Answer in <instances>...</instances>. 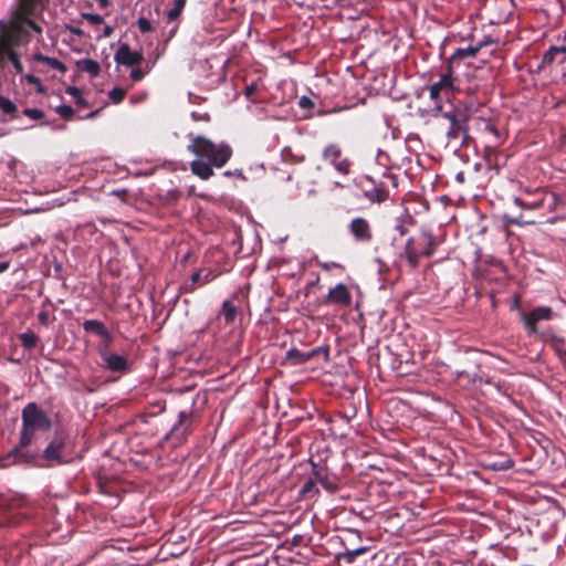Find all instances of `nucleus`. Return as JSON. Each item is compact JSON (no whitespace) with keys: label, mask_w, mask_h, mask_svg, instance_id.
Segmentation results:
<instances>
[{"label":"nucleus","mask_w":566,"mask_h":566,"mask_svg":"<svg viewBox=\"0 0 566 566\" xmlns=\"http://www.w3.org/2000/svg\"><path fill=\"white\" fill-rule=\"evenodd\" d=\"M38 1L20 0L11 18L0 21V63L8 60L19 74L23 72V65L15 49L29 42V30L42 32V28L32 19Z\"/></svg>","instance_id":"1"},{"label":"nucleus","mask_w":566,"mask_h":566,"mask_svg":"<svg viewBox=\"0 0 566 566\" xmlns=\"http://www.w3.org/2000/svg\"><path fill=\"white\" fill-rule=\"evenodd\" d=\"M22 428L20 431L18 447L10 450L0 458V469H7L14 464L29 463L33 455L28 451H22L38 439V433L46 432L52 427L49 415L35 402H29L21 412Z\"/></svg>","instance_id":"2"},{"label":"nucleus","mask_w":566,"mask_h":566,"mask_svg":"<svg viewBox=\"0 0 566 566\" xmlns=\"http://www.w3.org/2000/svg\"><path fill=\"white\" fill-rule=\"evenodd\" d=\"M190 139L187 149L197 156L190 163V170L201 180L211 178L214 175L213 168L223 167L232 156V149L226 143L214 144L203 136L192 135Z\"/></svg>","instance_id":"3"},{"label":"nucleus","mask_w":566,"mask_h":566,"mask_svg":"<svg viewBox=\"0 0 566 566\" xmlns=\"http://www.w3.org/2000/svg\"><path fill=\"white\" fill-rule=\"evenodd\" d=\"M437 244L430 232H422L418 239L409 238L405 245L403 255L412 269L419 264L421 255L430 256L433 254Z\"/></svg>","instance_id":"4"},{"label":"nucleus","mask_w":566,"mask_h":566,"mask_svg":"<svg viewBox=\"0 0 566 566\" xmlns=\"http://www.w3.org/2000/svg\"><path fill=\"white\" fill-rule=\"evenodd\" d=\"M28 504L23 495H0V526H14L20 523L24 514L19 511Z\"/></svg>","instance_id":"5"},{"label":"nucleus","mask_w":566,"mask_h":566,"mask_svg":"<svg viewBox=\"0 0 566 566\" xmlns=\"http://www.w3.org/2000/svg\"><path fill=\"white\" fill-rule=\"evenodd\" d=\"M554 315L552 307L537 306L530 312L522 313L523 326L528 335H538L542 338H547L549 332H539V324L553 319Z\"/></svg>","instance_id":"6"},{"label":"nucleus","mask_w":566,"mask_h":566,"mask_svg":"<svg viewBox=\"0 0 566 566\" xmlns=\"http://www.w3.org/2000/svg\"><path fill=\"white\" fill-rule=\"evenodd\" d=\"M197 421V413L193 410L180 411L178 421L172 426L165 439L172 440L175 446L181 444L192 432Z\"/></svg>","instance_id":"7"},{"label":"nucleus","mask_w":566,"mask_h":566,"mask_svg":"<svg viewBox=\"0 0 566 566\" xmlns=\"http://www.w3.org/2000/svg\"><path fill=\"white\" fill-rule=\"evenodd\" d=\"M66 443L67 434L64 431H57L42 453V458L48 461L50 467L69 462L65 454Z\"/></svg>","instance_id":"8"},{"label":"nucleus","mask_w":566,"mask_h":566,"mask_svg":"<svg viewBox=\"0 0 566 566\" xmlns=\"http://www.w3.org/2000/svg\"><path fill=\"white\" fill-rule=\"evenodd\" d=\"M441 115L450 124L447 137L450 140L462 137L464 142L468 138V114L464 111L451 108L450 111L442 112Z\"/></svg>","instance_id":"9"},{"label":"nucleus","mask_w":566,"mask_h":566,"mask_svg":"<svg viewBox=\"0 0 566 566\" xmlns=\"http://www.w3.org/2000/svg\"><path fill=\"white\" fill-rule=\"evenodd\" d=\"M364 197L373 203H381L389 197V192L382 186L377 185L370 177L365 176L358 181Z\"/></svg>","instance_id":"10"},{"label":"nucleus","mask_w":566,"mask_h":566,"mask_svg":"<svg viewBox=\"0 0 566 566\" xmlns=\"http://www.w3.org/2000/svg\"><path fill=\"white\" fill-rule=\"evenodd\" d=\"M323 158L343 175H348L352 163L343 157L342 148L336 144L327 145L323 150Z\"/></svg>","instance_id":"11"},{"label":"nucleus","mask_w":566,"mask_h":566,"mask_svg":"<svg viewBox=\"0 0 566 566\" xmlns=\"http://www.w3.org/2000/svg\"><path fill=\"white\" fill-rule=\"evenodd\" d=\"M348 231L358 243H370L373 241L374 234L371 224L363 217L352 219L348 226Z\"/></svg>","instance_id":"12"},{"label":"nucleus","mask_w":566,"mask_h":566,"mask_svg":"<svg viewBox=\"0 0 566 566\" xmlns=\"http://www.w3.org/2000/svg\"><path fill=\"white\" fill-rule=\"evenodd\" d=\"M321 354L324 356L325 361L328 360L329 353H328V349L325 347H317L315 349H311V350H306V352H303V350H300L296 348H292L286 353V359L292 365H302V364L308 361L310 359H312L313 357L321 355Z\"/></svg>","instance_id":"13"},{"label":"nucleus","mask_w":566,"mask_h":566,"mask_svg":"<svg viewBox=\"0 0 566 566\" xmlns=\"http://www.w3.org/2000/svg\"><path fill=\"white\" fill-rule=\"evenodd\" d=\"M30 61L40 64L33 69V71L38 73H45L49 70H56L64 74L67 71L66 66L61 61L55 57L45 56L41 53H35L30 56Z\"/></svg>","instance_id":"14"},{"label":"nucleus","mask_w":566,"mask_h":566,"mask_svg":"<svg viewBox=\"0 0 566 566\" xmlns=\"http://www.w3.org/2000/svg\"><path fill=\"white\" fill-rule=\"evenodd\" d=\"M114 59L119 65L136 66L143 62L144 55L142 52L132 51L129 45L124 43L116 51Z\"/></svg>","instance_id":"15"},{"label":"nucleus","mask_w":566,"mask_h":566,"mask_svg":"<svg viewBox=\"0 0 566 566\" xmlns=\"http://www.w3.org/2000/svg\"><path fill=\"white\" fill-rule=\"evenodd\" d=\"M105 366L112 371H124L127 368V359L124 356L108 352L107 347L99 349Z\"/></svg>","instance_id":"16"},{"label":"nucleus","mask_w":566,"mask_h":566,"mask_svg":"<svg viewBox=\"0 0 566 566\" xmlns=\"http://www.w3.org/2000/svg\"><path fill=\"white\" fill-rule=\"evenodd\" d=\"M311 474L314 478L316 484L321 483L322 486L328 492H335L337 490V484L328 476L327 470L313 461L311 462Z\"/></svg>","instance_id":"17"},{"label":"nucleus","mask_w":566,"mask_h":566,"mask_svg":"<svg viewBox=\"0 0 566 566\" xmlns=\"http://www.w3.org/2000/svg\"><path fill=\"white\" fill-rule=\"evenodd\" d=\"M452 91V76L449 71L447 74L441 75L440 80L433 83L430 87L431 99L437 101L442 94L449 95Z\"/></svg>","instance_id":"18"},{"label":"nucleus","mask_w":566,"mask_h":566,"mask_svg":"<svg viewBox=\"0 0 566 566\" xmlns=\"http://www.w3.org/2000/svg\"><path fill=\"white\" fill-rule=\"evenodd\" d=\"M565 61L566 45L552 46L544 53L539 67L549 66L552 64H563Z\"/></svg>","instance_id":"19"},{"label":"nucleus","mask_w":566,"mask_h":566,"mask_svg":"<svg viewBox=\"0 0 566 566\" xmlns=\"http://www.w3.org/2000/svg\"><path fill=\"white\" fill-rule=\"evenodd\" d=\"M83 329L86 333H93L101 337L106 344H111L113 342V336L108 332V329L104 326V324L96 319H87L83 323Z\"/></svg>","instance_id":"20"},{"label":"nucleus","mask_w":566,"mask_h":566,"mask_svg":"<svg viewBox=\"0 0 566 566\" xmlns=\"http://www.w3.org/2000/svg\"><path fill=\"white\" fill-rule=\"evenodd\" d=\"M490 42H491L490 40H485V41L479 42L475 45H469L467 48L458 49L451 55L450 62L451 63H455L457 61H461V60H464V59H468V57H474L479 53V51L483 46L489 44Z\"/></svg>","instance_id":"21"},{"label":"nucleus","mask_w":566,"mask_h":566,"mask_svg":"<svg viewBox=\"0 0 566 566\" xmlns=\"http://www.w3.org/2000/svg\"><path fill=\"white\" fill-rule=\"evenodd\" d=\"M327 298L335 304L347 305L352 301L350 293L347 286L343 283L337 284L328 292Z\"/></svg>","instance_id":"22"},{"label":"nucleus","mask_w":566,"mask_h":566,"mask_svg":"<svg viewBox=\"0 0 566 566\" xmlns=\"http://www.w3.org/2000/svg\"><path fill=\"white\" fill-rule=\"evenodd\" d=\"M484 130L486 134L491 135L494 139L489 140L485 145V156L490 160L491 156L495 154L496 148L500 146V133L496 127L493 125L485 123Z\"/></svg>","instance_id":"23"},{"label":"nucleus","mask_w":566,"mask_h":566,"mask_svg":"<svg viewBox=\"0 0 566 566\" xmlns=\"http://www.w3.org/2000/svg\"><path fill=\"white\" fill-rule=\"evenodd\" d=\"M76 65L81 71L88 73L93 77L97 76L101 72L99 64L91 59L78 60Z\"/></svg>","instance_id":"24"},{"label":"nucleus","mask_w":566,"mask_h":566,"mask_svg":"<svg viewBox=\"0 0 566 566\" xmlns=\"http://www.w3.org/2000/svg\"><path fill=\"white\" fill-rule=\"evenodd\" d=\"M367 551H368V547H366V546H360V547H357L354 549H346L345 552L338 553L336 555V559L345 560L346 563L352 564V563H354V560L357 556L365 554Z\"/></svg>","instance_id":"25"},{"label":"nucleus","mask_w":566,"mask_h":566,"mask_svg":"<svg viewBox=\"0 0 566 566\" xmlns=\"http://www.w3.org/2000/svg\"><path fill=\"white\" fill-rule=\"evenodd\" d=\"M300 493L303 496L314 497L316 494H318V489L316 486V482L312 474L308 476V479L304 482L302 485Z\"/></svg>","instance_id":"26"},{"label":"nucleus","mask_w":566,"mask_h":566,"mask_svg":"<svg viewBox=\"0 0 566 566\" xmlns=\"http://www.w3.org/2000/svg\"><path fill=\"white\" fill-rule=\"evenodd\" d=\"M221 314L223 315L226 323H232L237 317L238 308L231 302L224 301Z\"/></svg>","instance_id":"27"},{"label":"nucleus","mask_w":566,"mask_h":566,"mask_svg":"<svg viewBox=\"0 0 566 566\" xmlns=\"http://www.w3.org/2000/svg\"><path fill=\"white\" fill-rule=\"evenodd\" d=\"M513 201L516 206H518L523 209L536 210L543 206L544 198L541 197L539 199L534 200V201H525L520 197H514Z\"/></svg>","instance_id":"28"},{"label":"nucleus","mask_w":566,"mask_h":566,"mask_svg":"<svg viewBox=\"0 0 566 566\" xmlns=\"http://www.w3.org/2000/svg\"><path fill=\"white\" fill-rule=\"evenodd\" d=\"M21 344L24 348L31 349L38 343V336L32 332H25L20 335Z\"/></svg>","instance_id":"29"},{"label":"nucleus","mask_w":566,"mask_h":566,"mask_svg":"<svg viewBox=\"0 0 566 566\" xmlns=\"http://www.w3.org/2000/svg\"><path fill=\"white\" fill-rule=\"evenodd\" d=\"M190 280H191V282L185 284L184 287H182L184 292H186V293L193 292L196 290V284L203 285L202 284V274H201V272H195L191 275Z\"/></svg>","instance_id":"30"},{"label":"nucleus","mask_w":566,"mask_h":566,"mask_svg":"<svg viewBox=\"0 0 566 566\" xmlns=\"http://www.w3.org/2000/svg\"><path fill=\"white\" fill-rule=\"evenodd\" d=\"M0 109L4 114H13L17 111V106L9 98L0 96Z\"/></svg>","instance_id":"31"},{"label":"nucleus","mask_w":566,"mask_h":566,"mask_svg":"<svg viewBox=\"0 0 566 566\" xmlns=\"http://www.w3.org/2000/svg\"><path fill=\"white\" fill-rule=\"evenodd\" d=\"M56 113L64 119H70L73 114H74V111L73 108L70 106V105H59L56 107Z\"/></svg>","instance_id":"32"},{"label":"nucleus","mask_w":566,"mask_h":566,"mask_svg":"<svg viewBox=\"0 0 566 566\" xmlns=\"http://www.w3.org/2000/svg\"><path fill=\"white\" fill-rule=\"evenodd\" d=\"M125 94L126 92L122 87H114L108 95L114 103H119L124 99Z\"/></svg>","instance_id":"33"},{"label":"nucleus","mask_w":566,"mask_h":566,"mask_svg":"<svg viewBox=\"0 0 566 566\" xmlns=\"http://www.w3.org/2000/svg\"><path fill=\"white\" fill-rule=\"evenodd\" d=\"M82 17L92 25H99L104 21L103 17L97 13H83Z\"/></svg>","instance_id":"34"},{"label":"nucleus","mask_w":566,"mask_h":566,"mask_svg":"<svg viewBox=\"0 0 566 566\" xmlns=\"http://www.w3.org/2000/svg\"><path fill=\"white\" fill-rule=\"evenodd\" d=\"M23 113L33 120L41 119L44 116V113L39 108H25Z\"/></svg>","instance_id":"35"},{"label":"nucleus","mask_w":566,"mask_h":566,"mask_svg":"<svg viewBox=\"0 0 566 566\" xmlns=\"http://www.w3.org/2000/svg\"><path fill=\"white\" fill-rule=\"evenodd\" d=\"M137 24H138V29L143 33L150 32L153 29L150 21L143 17L138 19Z\"/></svg>","instance_id":"36"},{"label":"nucleus","mask_w":566,"mask_h":566,"mask_svg":"<svg viewBox=\"0 0 566 566\" xmlns=\"http://www.w3.org/2000/svg\"><path fill=\"white\" fill-rule=\"evenodd\" d=\"M147 71H144L142 69H134L132 72H130V78L135 82H138L140 80L144 78V76L146 75Z\"/></svg>","instance_id":"37"},{"label":"nucleus","mask_w":566,"mask_h":566,"mask_svg":"<svg viewBox=\"0 0 566 566\" xmlns=\"http://www.w3.org/2000/svg\"><path fill=\"white\" fill-rule=\"evenodd\" d=\"M298 105L304 109H311L314 107L313 101L307 96H302L298 101Z\"/></svg>","instance_id":"38"},{"label":"nucleus","mask_w":566,"mask_h":566,"mask_svg":"<svg viewBox=\"0 0 566 566\" xmlns=\"http://www.w3.org/2000/svg\"><path fill=\"white\" fill-rule=\"evenodd\" d=\"M24 78L29 84L38 86L39 91H41V81L36 76H34L33 74H27L24 75Z\"/></svg>","instance_id":"39"},{"label":"nucleus","mask_w":566,"mask_h":566,"mask_svg":"<svg viewBox=\"0 0 566 566\" xmlns=\"http://www.w3.org/2000/svg\"><path fill=\"white\" fill-rule=\"evenodd\" d=\"M182 11H180L178 8H176L174 6L172 9H170L168 12H167V19L169 21H174L176 19H178V17L181 14Z\"/></svg>","instance_id":"40"},{"label":"nucleus","mask_w":566,"mask_h":566,"mask_svg":"<svg viewBox=\"0 0 566 566\" xmlns=\"http://www.w3.org/2000/svg\"><path fill=\"white\" fill-rule=\"evenodd\" d=\"M216 274L211 270H207L205 275H202V284H207L216 279Z\"/></svg>","instance_id":"41"},{"label":"nucleus","mask_w":566,"mask_h":566,"mask_svg":"<svg viewBox=\"0 0 566 566\" xmlns=\"http://www.w3.org/2000/svg\"><path fill=\"white\" fill-rule=\"evenodd\" d=\"M38 319L43 324V325H48L49 322H50V315L48 312L45 311H42L38 314Z\"/></svg>","instance_id":"42"},{"label":"nucleus","mask_w":566,"mask_h":566,"mask_svg":"<svg viewBox=\"0 0 566 566\" xmlns=\"http://www.w3.org/2000/svg\"><path fill=\"white\" fill-rule=\"evenodd\" d=\"M66 93L71 96H73L74 98L80 97V95H81V91L76 86H69L66 88Z\"/></svg>","instance_id":"43"},{"label":"nucleus","mask_w":566,"mask_h":566,"mask_svg":"<svg viewBox=\"0 0 566 566\" xmlns=\"http://www.w3.org/2000/svg\"><path fill=\"white\" fill-rule=\"evenodd\" d=\"M66 29L72 33V34H75V35H82L83 34V31L80 29V28H76V27H73V25H67Z\"/></svg>","instance_id":"44"},{"label":"nucleus","mask_w":566,"mask_h":566,"mask_svg":"<svg viewBox=\"0 0 566 566\" xmlns=\"http://www.w3.org/2000/svg\"><path fill=\"white\" fill-rule=\"evenodd\" d=\"M186 1L187 0H175V7L182 11L186 6Z\"/></svg>","instance_id":"45"},{"label":"nucleus","mask_w":566,"mask_h":566,"mask_svg":"<svg viewBox=\"0 0 566 566\" xmlns=\"http://www.w3.org/2000/svg\"><path fill=\"white\" fill-rule=\"evenodd\" d=\"M9 262H0V273L7 271L9 269Z\"/></svg>","instance_id":"46"},{"label":"nucleus","mask_w":566,"mask_h":566,"mask_svg":"<svg viewBox=\"0 0 566 566\" xmlns=\"http://www.w3.org/2000/svg\"><path fill=\"white\" fill-rule=\"evenodd\" d=\"M113 33V28L107 25L105 29H104V36H111V34Z\"/></svg>","instance_id":"47"},{"label":"nucleus","mask_w":566,"mask_h":566,"mask_svg":"<svg viewBox=\"0 0 566 566\" xmlns=\"http://www.w3.org/2000/svg\"><path fill=\"white\" fill-rule=\"evenodd\" d=\"M520 189L527 195L533 193V190L530 187H523L522 185H520Z\"/></svg>","instance_id":"48"},{"label":"nucleus","mask_w":566,"mask_h":566,"mask_svg":"<svg viewBox=\"0 0 566 566\" xmlns=\"http://www.w3.org/2000/svg\"><path fill=\"white\" fill-rule=\"evenodd\" d=\"M396 230L399 231L401 235L406 233V228L402 224L396 226Z\"/></svg>","instance_id":"49"},{"label":"nucleus","mask_w":566,"mask_h":566,"mask_svg":"<svg viewBox=\"0 0 566 566\" xmlns=\"http://www.w3.org/2000/svg\"><path fill=\"white\" fill-rule=\"evenodd\" d=\"M322 266L325 270H331L332 268L338 266V264L337 263H331V264L324 263Z\"/></svg>","instance_id":"50"},{"label":"nucleus","mask_w":566,"mask_h":566,"mask_svg":"<svg viewBox=\"0 0 566 566\" xmlns=\"http://www.w3.org/2000/svg\"><path fill=\"white\" fill-rule=\"evenodd\" d=\"M177 29H178V24H175L174 28L169 32V38L174 36V34L176 33Z\"/></svg>","instance_id":"51"},{"label":"nucleus","mask_w":566,"mask_h":566,"mask_svg":"<svg viewBox=\"0 0 566 566\" xmlns=\"http://www.w3.org/2000/svg\"><path fill=\"white\" fill-rule=\"evenodd\" d=\"M76 103L80 104V105H85V102L84 99L80 96V97H76Z\"/></svg>","instance_id":"52"},{"label":"nucleus","mask_w":566,"mask_h":566,"mask_svg":"<svg viewBox=\"0 0 566 566\" xmlns=\"http://www.w3.org/2000/svg\"><path fill=\"white\" fill-rule=\"evenodd\" d=\"M223 175H224L226 177H231V176H233V172H232V171H230V170H227V171H224V172H223Z\"/></svg>","instance_id":"53"},{"label":"nucleus","mask_w":566,"mask_h":566,"mask_svg":"<svg viewBox=\"0 0 566 566\" xmlns=\"http://www.w3.org/2000/svg\"><path fill=\"white\" fill-rule=\"evenodd\" d=\"M290 153H291L290 150H286V149H285V150L283 151V155H284V156H286V155H287V154H290Z\"/></svg>","instance_id":"54"},{"label":"nucleus","mask_w":566,"mask_h":566,"mask_svg":"<svg viewBox=\"0 0 566 566\" xmlns=\"http://www.w3.org/2000/svg\"><path fill=\"white\" fill-rule=\"evenodd\" d=\"M103 6L106 4V0H98Z\"/></svg>","instance_id":"55"},{"label":"nucleus","mask_w":566,"mask_h":566,"mask_svg":"<svg viewBox=\"0 0 566 566\" xmlns=\"http://www.w3.org/2000/svg\"><path fill=\"white\" fill-rule=\"evenodd\" d=\"M511 222H512V223H516V224L518 223V221H517V220H511Z\"/></svg>","instance_id":"56"}]
</instances>
